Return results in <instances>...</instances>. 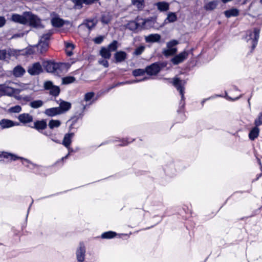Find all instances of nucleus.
I'll return each instance as SVG.
<instances>
[{
    "label": "nucleus",
    "mask_w": 262,
    "mask_h": 262,
    "mask_svg": "<svg viewBox=\"0 0 262 262\" xmlns=\"http://www.w3.org/2000/svg\"><path fill=\"white\" fill-rule=\"evenodd\" d=\"M23 36H24V34L23 33L15 34L10 38V39H15V38H20V37H22Z\"/></svg>",
    "instance_id": "nucleus-53"
},
{
    "label": "nucleus",
    "mask_w": 262,
    "mask_h": 262,
    "mask_svg": "<svg viewBox=\"0 0 262 262\" xmlns=\"http://www.w3.org/2000/svg\"><path fill=\"white\" fill-rule=\"evenodd\" d=\"M260 2L262 4V0H260Z\"/></svg>",
    "instance_id": "nucleus-64"
},
{
    "label": "nucleus",
    "mask_w": 262,
    "mask_h": 262,
    "mask_svg": "<svg viewBox=\"0 0 262 262\" xmlns=\"http://www.w3.org/2000/svg\"><path fill=\"white\" fill-rule=\"evenodd\" d=\"M116 62H120L124 60L127 57L126 53L124 51H118L114 55Z\"/></svg>",
    "instance_id": "nucleus-25"
},
{
    "label": "nucleus",
    "mask_w": 262,
    "mask_h": 262,
    "mask_svg": "<svg viewBox=\"0 0 262 262\" xmlns=\"http://www.w3.org/2000/svg\"><path fill=\"white\" fill-rule=\"evenodd\" d=\"M103 40V37L102 36H98L97 37H96L94 41L96 43L100 44L101 43Z\"/></svg>",
    "instance_id": "nucleus-49"
},
{
    "label": "nucleus",
    "mask_w": 262,
    "mask_h": 262,
    "mask_svg": "<svg viewBox=\"0 0 262 262\" xmlns=\"http://www.w3.org/2000/svg\"><path fill=\"white\" fill-rule=\"evenodd\" d=\"M65 46H66V48L67 50H70V49L73 50L74 47L73 44H72V43H70V42H66Z\"/></svg>",
    "instance_id": "nucleus-52"
},
{
    "label": "nucleus",
    "mask_w": 262,
    "mask_h": 262,
    "mask_svg": "<svg viewBox=\"0 0 262 262\" xmlns=\"http://www.w3.org/2000/svg\"><path fill=\"white\" fill-rule=\"evenodd\" d=\"M117 44L118 42L116 40H114L112 43H111L106 48L109 51L111 52H114L116 51L117 49Z\"/></svg>",
    "instance_id": "nucleus-40"
},
{
    "label": "nucleus",
    "mask_w": 262,
    "mask_h": 262,
    "mask_svg": "<svg viewBox=\"0 0 262 262\" xmlns=\"http://www.w3.org/2000/svg\"><path fill=\"white\" fill-rule=\"evenodd\" d=\"M85 248L83 243H80L76 251L77 259L79 262H83L85 259Z\"/></svg>",
    "instance_id": "nucleus-7"
},
{
    "label": "nucleus",
    "mask_w": 262,
    "mask_h": 262,
    "mask_svg": "<svg viewBox=\"0 0 262 262\" xmlns=\"http://www.w3.org/2000/svg\"><path fill=\"white\" fill-rule=\"evenodd\" d=\"M161 39V36L158 34H151L145 37L146 42H159Z\"/></svg>",
    "instance_id": "nucleus-21"
},
{
    "label": "nucleus",
    "mask_w": 262,
    "mask_h": 262,
    "mask_svg": "<svg viewBox=\"0 0 262 262\" xmlns=\"http://www.w3.org/2000/svg\"><path fill=\"white\" fill-rule=\"evenodd\" d=\"M138 21H140L141 28L144 29H149L152 27L155 24V20L152 18L148 19H138Z\"/></svg>",
    "instance_id": "nucleus-15"
},
{
    "label": "nucleus",
    "mask_w": 262,
    "mask_h": 262,
    "mask_svg": "<svg viewBox=\"0 0 262 262\" xmlns=\"http://www.w3.org/2000/svg\"><path fill=\"white\" fill-rule=\"evenodd\" d=\"M75 80V77L72 76H68L62 78V82L63 84H67L73 83Z\"/></svg>",
    "instance_id": "nucleus-41"
},
{
    "label": "nucleus",
    "mask_w": 262,
    "mask_h": 262,
    "mask_svg": "<svg viewBox=\"0 0 262 262\" xmlns=\"http://www.w3.org/2000/svg\"><path fill=\"white\" fill-rule=\"evenodd\" d=\"M3 89H4V84H0V95H3Z\"/></svg>",
    "instance_id": "nucleus-57"
},
{
    "label": "nucleus",
    "mask_w": 262,
    "mask_h": 262,
    "mask_svg": "<svg viewBox=\"0 0 262 262\" xmlns=\"http://www.w3.org/2000/svg\"><path fill=\"white\" fill-rule=\"evenodd\" d=\"M85 4L86 5H90L94 3L95 2L98 1L97 0H84Z\"/></svg>",
    "instance_id": "nucleus-56"
},
{
    "label": "nucleus",
    "mask_w": 262,
    "mask_h": 262,
    "mask_svg": "<svg viewBox=\"0 0 262 262\" xmlns=\"http://www.w3.org/2000/svg\"><path fill=\"white\" fill-rule=\"evenodd\" d=\"M259 129L258 128V126H255L253 127L249 134V137L250 139L251 140H254L256 139L259 135Z\"/></svg>",
    "instance_id": "nucleus-28"
},
{
    "label": "nucleus",
    "mask_w": 262,
    "mask_h": 262,
    "mask_svg": "<svg viewBox=\"0 0 262 262\" xmlns=\"http://www.w3.org/2000/svg\"><path fill=\"white\" fill-rule=\"evenodd\" d=\"M101 21L105 24H107L110 21V20L108 18H107L105 16H103L101 18Z\"/></svg>",
    "instance_id": "nucleus-55"
},
{
    "label": "nucleus",
    "mask_w": 262,
    "mask_h": 262,
    "mask_svg": "<svg viewBox=\"0 0 262 262\" xmlns=\"http://www.w3.org/2000/svg\"><path fill=\"white\" fill-rule=\"evenodd\" d=\"M145 49V46H141L135 49L133 54L136 56L140 55L144 51Z\"/></svg>",
    "instance_id": "nucleus-43"
},
{
    "label": "nucleus",
    "mask_w": 262,
    "mask_h": 262,
    "mask_svg": "<svg viewBox=\"0 0 262 262\" xmlns=\"http://www.w3.org/2000/svg\"><path fill=\"white\" fill-rule=\"evenodd\" d=\"M59 67V64L55 62H48L46 65V69L48 72H57L58 68Z\"/></svg>",
    "instance_id": "nucleus-23"
},
{
    "label": "nucleus",
    "mask_w": 262,
    "mask_h": 262,
    "mask_svg": "<svg viewBox=\"0 0 262 262\" xmlns=\"http://www.w3.org/2000/svg\"><path fill=\"white\" fill-rule=\"evenodd\" d=\"M179 42L178 40L173 39L168 42L166 44L167 47H174L178 44Z\"/></svg>",
    "instance_id": "nucleus-46"
},
{
    "label": "nucleus",
    "mask_w": 262,
    "mask_h": 262,
    "mask_svg": "<svg viewBox=\"0 0 262 262\" xmlns=\"http://www.w3.org/2000/svg\"><path fill=\"white\" fill-rule=\"evenodd\" d=\"M261 176H262V172H261L260 174H259L258 175H257V178H256V179H255V180L256 181V180H258V179H259V178L260 177H261Z\"/></svg>",
    "instance_id": "nucleus-61"
},
{
    "label": "nucleus",
    "mask_w": 262,
    "mask_h": 262,
    "mask_svg": "<svg viewBox=\"0 0 262 262\" xmlns=\"http://www.w3.org/2000/svg\"><path fill=\"white\" fill-rule=\"evenodd\" d=\"M44 87L46 90H49L50 95L54 96H57L60 93L59 86L55 85L51 81H46L44 83Z\"/></svg>",
    "instance_id": "nucleus-4"
},
{
    "label": "nucleus",
    "mask_w": 262,
    "mask_h": 262,
    "mask_svg": "<svg viewBox=\"0 0 262 262\" xmlns=\"http://www.w3.org/2000/svg\"><path fill=\"white\" fill-rule=\"evenodd\" d=\"M138 19L137 18V22L134 21L129 22L127 25V28L131 30H134L139 27H141L140 21H139Z\"/></svg>",
    "instance_id": "nucleus-35"
},
{
    "label": "nucleus",
    "mask_w": 262,
    "mask_h": 262,
    "mask_svg": "<svg viewBox=\"0 0 262 262\" xmlns=\"http://www.w3.org/2000/svg\"><path fill=\"white\" fill-rule=\"evenodd\" d=\"M44 113L49 117H54L60 115V112H59V109H58V107L47 108L45 111Z\"/></svg>",
    "instance_id": "nucleus-17"
},
{
    "label": "nucleus",
    "mask_w": 262,
    "mask_h": 262,
    "mask_svg": "<svg viewBox=\"0 0 262 262\" xmlns=\"http://www.w3.org/2000/svg\"><path fill=\"white\" fill-rule=\"evenodd\" d=\"M177 20V16L176 13L173 12H169L167 14V18L164 20V23L167 24V23H173Z\"/></svg>",
    "instance_id": "nucleus-30"
},
{
    "label": "nucleus",
    "mask_w": 262,
    "mask_h": 262,
    "mask_svg": "<svg viewBox=\"0 0 262 262\" xmlns=\"http://www.w3.org/2000/svg\"><path fill=\"white\" fill-rule=\"evenodd\" d=\"M10 19L13 22L25 25L28 23V18L18 14H13Z\"/></svg>",
    "instance_id": "nucleus-13"
},
{
    "label": "nucleus",
    "mask_w": 262,
    "mask_h": 262,
    "mask_svg": "<svg viewBox=\"0 0 262 262\" xmlns=\"http://www.w3.org/2000/svg\"><path fill=\"white\" fill-rule=\"evenodd\" d=\"M177 52V49L174 47H167V49H163V54L167 57L175 54Z\"/></svg>",
    "instance_id": "nucleus-26"
},
{
    "label": "nucleus",
    "mask_w": 262,
    "mask_h": 262,
    "mask_svg": "<svg viewBox=\"0 0 262 262\" xmlns=\"http://www.w3.org/2000/svg\"><path fill=\"white\" fill-rule=\"evenodd\" d=\"M145 71L144 70L138 69H136L133 71V75L135 76H139L141 75H143L145 73Z\"/></svg>",
    "instance_id": "nucleus-44"
},
{
    "label": "nucleus",
    "mask_w": 262,
    "mask_h": 262,
    "mask_svg": "<svg viewBox=\"0 0 262 262\" xmlns=\"http://www.w3.org/2000/svg\"><path fill=\"white\" fill-rule=\"evenodd\" d=\"M18 120L21 123L26 124L32 122L33 120V117L28 113H23L18 116Z\"/></svg>",
    "instance_id": "nucleus-12"
},
{
    "label": "nucleus",
    "mask_w": 262,
    "mask_h": 262,
    "mask_svg": "<svg viewBox=\"0 0 262 262\" xmlns=\"http://www.w3.org/2000/svg\"><path fill=\"white\" fill-rule=\"evenodd\" d=\"M21 99L25 101L28 102L32 100V98L31 96H21Z\"/></svg>",
    "instance_id": "nucleus-54"
},
{
    "label": "nucleus",
    "mask_w": 262,
    "mask_h": 262,
    "mask_svg": "<svg viewBox=\"0 0 262 262\" xmlns=\"http://www.w3.org/2000/svg\"><path fill=\"white\" fill-rule=\"evenodd\" d=\"M254 124L256 126L262 124V112L259 114L258 118L255 120Z\"/></svg>",
    "instance_id": "nucleus-45"
},
{
    "label": "nucleus",
    "mask_w": 262,
    "mask_h": 262,
    "mask_svg": "<svg viewBox=\"0 0 262 262\" xmlns=\"http://www.w3.org/2000/svg\"><path fill=\"white\" fill-rule=\"evenodd\" d=\"M100 64L103 65L104 67L107 68L108 67V62L106 60L102 59L99 61Z\"/></svg>",
    "instance_id": "nucleus-51"
},
{
    "label": "nucleus",
    "mask_w": 262,
    "mask_h": 262,
    "mask_svg": "<svg viewBox=\"0 0 262 262\" xmlns=\"http://www.w3.org/2000/svg\"><path fill=\"white\" fill-rule=\"evenodd\" d=\"M74 2L77 8H81L83 4H85L84 0H74Z\"/></svg>",
    "instance_id": "nucleus-48"
},
{
    "label": "nucleus",
    "mask_w": 262,
    "mask_h": 262,
    "mask_svg": "<svg viewBox=\"0 0 262 262\" xmlns=\"http://www.w3.org/2000/svg\"><path fill=\"white\" fill-rule=\"evenodd\" d=\"M51 34L50 32L43 34L40 38L38 44L31 47V48L28 50V53L29 54L36 53L43 54L45 53L48 49V40Z\"/></svg>",
    "instance_id": "nucleus-1"
},
{
    "label": "nucleus",
    "mask_w": 262,
    "mask_h": 262,
    "mask_svg": "<svg viewBox=\"0 0 262 262\" xmlns=\"http://www.w3.org/2000/svg\"><path fill=\"white\" fill-rule=\"evenodd\" d=\"M117 235L116 233L113 231H108L104 232L101 234L102 238H112Z\"/></svg>",
    "instance_id": "nucleus-39"
},
{
    "label": "nucleus",
    "mask_w": 262,
    "mask_h": 262,
    "mask_svg": "<svg viewBox=\"0 0 262 262\" xmlns=\"http://www.w3.org/2000/svg\"><path fill=\"white\" fill-rule=\"evenodd\" d=\"M51 23L54 27L59 28L63 25L64 21L63 19L56 16L52 18Z\"/></svg>",
    "instance_id": "nucleus-27"
},
{
    "label": "nucleus",
    "mask_w": 262,
    "mask_h": 262,
    "mask_svg": "<svg viewBox=\"0 0 262 262\" xmlns=\"http://www.w3.org/2000/svg\"><path fill=\"white\" fill-rule=\"evenodd\" d=\"M217 4V1H211L206 4L204 7L206 10H212L216 7Z\"/></svg>",
    "instance_id": "nucleus-37"
},
{
    "label": "nucleus",
    "mask_w": 262,
    "mask_h": 262,
    "mask_svg": "<svg viewBox=\"0 0 262 262\" xmlns=\"http://www.w3.org/2000/svg\"><path fill=\"white\" fill-rule=\"evenodd\" d=\"M42 72V68L38 62L33 63L29 66L28 72L31 75H37Z\"/></svg>",
    "instance_id": "nucleus-5"
},
{
    "label": "nucleus",
    "mask_w": 262,
    "mask_h": 262,
    "mask_svg": "<svg viewBox=\"0 0 262 262\" xmlns=\"http://www.w3.org/2000/svg\"><path fill=\"white\" fill-rule=\"evenodd\" d=\"M124 142H125V141H123V144H122L121 145H127V144L128 143V142H126V143H124Z\"/></svg>",
    "instance_id": "nucleus-63"
},
{
    "label": "nucleus",
    "mask_w": 262,
    "mask_h": 262,
    "mask_svg": "<svg viewBox=\"0 0 262 262\" xmlns=\"http://www.w3.org/2000/svg\"><path fill=\"white\" fill-rule=\"evenodd\" d=\"M43 105V102L41 100H37L31 101L29 106L33 108L41 107Z\"/></svg>",
    "instance_id": "nucleus-34"
},
{
    "label": "nucleus",
    "mask_w": 262,
    "mask_h": 262,
    "mask_svg": "<svg viewBox=\"0 0 262 262\" xmlns=\"http://www.w3.org/2000/svg\"><path fill=\"white\" fill-rule=\"evenodd\" d=\"M71 106V103L63 100L61 101L58 107V109H59V112H60V114H63L70 110Z\"/></svg>",
    "instance_id": "nucleus-16"
},
{
    "label": "nucleus",
    "mask_w": 262,
    "mask_h": 262,
    "mask_svg": "<svg viewBox=\"0 0 262 262\" xmlns=\"http://www.w3.org/2000/svg\"><path fill=\"white\" fill-rule=\"evenodd\" d=\"M0 125L3 128H9L14 126V123L12 120L2 119L0 121Z\"/></svg>",
    "instance_id": "nucleus-29"
},
{
    "label": "nucleus",
    "mask_w": 262,
    "mask_h": 262,
    "mask_svg": "<svg viewBox=\"0 0 262 262\" xmlns=\"http://www.w3.org/2000/svg\"><path fill=\"white\" fill-rule=\"evenodd\" d=\"M173 85L176 88L177 90L179 92L181 95L182 99H184V82L181 80L179 78H176L173 79L172 82Z\"/></svg>",
    "instance_id": "nucleus-9"
},
{
    "label": "nucleus",
    "mask_w": 262,
    "mask_h": 262,
    "mask_svg": "<svg viewBox=\"0 0 262 262\" xmlns=\"http://www.w3.org/2000/svg\"><path fill=\"white\" fill-rule=\"evenodd\" d=\"M21 107L20 105H17L12 107H11L9 109V112L13 113H18L21 111Z\"/></svg>",
    "instance_id": "nucleus-42"
},
{
    "label": "nucleus",
    "mask_w": 262,
    "mask_h": 262,
    "mask_svg": "<svg viewBox=\"0 0 262 262\" xmlns=\"http://www.w3.org/2000/svg\"><path fill=\"white\" fill-rule=\"evenodd\" d=\"M188 56V52L184 51L178 55L175 56L171 60V61L175 65L178 64L183 62L187 58Z\"/></svg>",
    "instance_id": "nucleus-6"
},
{
    "label": "nucleus",
    "mask_w": 262,
    "mask_h": 262,
    "mask_svg": "<svg viewBox=\"0 0 262 262\" xmlns=\"http://www.w3.org/2000/svg\"><path fill=\"white\" fill-rule=\"evenodd\" d=\"M47 126V124L46 121L45 120H42L35 121L34 123V126L33 128L40 132V130L46 129Z\"/></svg>",
    "instance_id": "nucleus-18"
},
{
    "label": "nucleus",
    "mask_w": 262,
    "mask_h": 262,
    "mask_svg": "<svg viewBox=\"0 0 262 262\" xmlns=\"http://www.w3.org/2000/svg\"><path fill=\"white\" fill-rule=\"evenodd\" d=\"M73 136H74V133L66 134L64 135V138H63V140L62 141V144L64 146H66L67 148H68L69 149V150H70L69 146L71 143V140H72V139L73 137Z\"/></svg>",
    "instance_id": "nucleus-22"
},
{
    "label": "nucleus",
    "mask_w": 262,
    "mask_h": 262,
    "mask_svg": "<svg viewBox=\"0 0 262 262\" xmlns=\"http://www.w3.org/2000/svg\"><path fill=\"white\" fill-rule=\"evenodd\" d=\"M28 22H29L30 26L35 28L41 26V20L34 15H28Z\"/></svg>",
    "instance_id": "nucleus-11"
},
{
    "label": "nucleus",
    "mask_w": 262,
    "mask_h": 262,
    "mask_svg": "<svg viewBox=\"0 0 262 262\" xmlns=\"http://www.w3.org/2000/svg\"><path fill=\"white\" fill-rule=\"evenodd\" d=\"M94 95L95 94L93 92H89L86 93L84 95L83 101H81V103L78 104V107H79V108L81 109L82 111H84L86 108L87 104H83V101H84L86 102H90L94 97Z\"/></svg>",
    "instance_id": "nucleus-14"
},
{
    "label": "nucleus",
    "mask_w": 262,
    "mask_h": 262,
    "mask_svg": "<svg viewBox=\"0 0 262 262\" xmlns=\"http://www.w3.org/2000/svg\"><path fill=\"white\" fill-rule=\"evenodd\" d=\"M71 49L70 50H67V53L68 56H71L72 55V52Z\"/></svg>",
    "instance_id": "nucleus-59"
},
{
    "label": "nucleus",
    "mask_w": 262,
    "mask_h": 262,
    "mask_svg": "<svg viewBox=\"0 0 262 262\" xmlns=\"http://www.w3.org/2000/svg\"><path fill=\"white\" fill-rule=\"evenodd\" d=\"M60 125L61 122L58 120L52 119L48 123L49 127L51 129H53L55 128H58L60 126Z\"/></svg>",
    "instance_id": "nucleus-33"
},
{
    "label": "nucleus",
    "mask_w": 262,
    "mask_h": 262,
    "mask_svg": "<svg viewBox=\"0 0 262 262\" xmlns=\"http://www.w3.org/2000/svg\"><path fill=\"white\" fill-rule=\"evenodd\" d=\"M25 73V70L21 66H17L13 70V74L15 77H21Z\"/></svg>",
    "instance_id": "nucleus-20"
},
{
    "label": "nucleus",
    "mask_w": 262,
    "mask_h": 262,
    "mask_svg": "<svg viewBox=\"0 0 262 262\" xmlns=\"http://www.w3.org/2000/svg\"><path fill=\"white\" fill-rule=\"evenodd\" d=\"M224 13L225 16L229 18L231 16H237L239 14V11L236 9H231L225 11Z\"/></svg>",
    "instance_id": "nucleus-32"
},
{
    "label": "nucleus",
    "mask_w": 262,
    "mask_h": 262,
    "mask_svg": "<svg viewBox=\"0 0 262 262\" xmlns=\"http://www.w3.org/2000/svg\"><path fill=\"white\" fill-rule=\"evenodd\" d=\"M257 161H258L259 165H260V168L261 172H262V165H261V161H260V159L258 158H257Z\"/></svg>",
    "instance_id": "nucleus-60"
},
{
    "label": "nucleus",
    "mask_w": 262,
    "mask_h": 262,
    "mask_svg": "<svg viewBox=\"0 0 262 262\" xmlns=\"http://www.w3.org/2000/svg\"><path fill=\"white\" fill-rule=\"evenodd\" d=\"M157 9L161 12L166 11L169 10V5L165 2H160L155 4Z\"/></svg>",
    "instance_id": "nucleus-24"
},
{
    "label": "nucleus",
    "mask_w": 262,
    "mask_h": 262,
    "mask_svg": "<svg viewBox=\"0 0 262 262\" xmlns=\"http://www.w3.org/2000/svg\"><path fill=\"white\" fill-rule=\"evenodd\" d=\"M69 153L66 156L62 158V160L64 159H67L68 158V157L69 156Z\"/></svg>",
    "instance_id": "nucleus-62"
},
{
    "label": "nucleus",
    "mask_w": 262,
    "mask_h": 262,
    "mask_svg": "<svg viewBox=\"0 0 262 262\" xmlns=\"http://www.w3.org/2000/svg\"><path fill=\"white\" fill-rule=\"evenodd\" d=\"M145 79H146V78L145 77L143 79H138V80H135V81H125V82H118L116 84H114L113 85H112L109 89H113L114 88H115V87L121 85L125 84H130V83H132L133 82H137L141 81L144 80Z\"/></svg>",
    "instance_id": "nucleus-38"
},
{
    "label": "nucleus",
    "mask_w": 262,
    "mask_h": 262,
    "mask_svg": "<svg viewBox=\"0 0 262 262\" xmlns=\"http://www.w3.org/2000/svg\"><path fill=\"white\" fill-rule=\"evenodd\" d=\"M96 25V20L95 19L87 20L84 24L81 25L79 27L82 28L86 27L89 30V33L90 31L95 27Z\"/></svg>",
    "instance_id": "nucleus-19"
},
{
    "label": "nucleus",
    "mask_w": 262,
    "mask_h": 262,
    "mask_svg": "<svg viewBox=\"0 0 262 262\" xmlns=\"http://www.w3.org/2000/svg\"><path fill=\"white\" fill-rule=\"evenodd\" d=\"M260 30L258 28H254L253 32L251 31H248L247 35V40H251L252 43V48L253 50L256 46L259 37Z\"/></svg>",
    "instance_id": "nucleus-3"
},
{
    "label": "nucleus",
    "mask_w": 262,
    "mask_h": 262,
    "mask_svg": "<svg viewBox=\"0 0 262 262\" xmlns=\"http://www.w3.org/2000/svg\"><path fill=\"white\" fill-rule=\"evenodd\" d=\"M21 91V89H14L7 85L6 83L4 84V89L3 95H7L12 96L14 94H18Z\"/></svg>",
    "instance_id": "nucleus-8"
},
{
    "label": "nucleus",
    "mask_w": 262,
    "mask_h": 262,
    "mask_svg": "<svg viewBox=\"0 0 262 262\" xmlns=\"http://www.w3.org/2000/svg\"><path fill=\"white\" fill-rule=\"evenodd\" d=\"M0 157H3L7 159L9 161H15L17 159H20L22 161L23 165L27 167H29V164H31V162L27 159L22 157H18L15 155L7 152H0Z\"/></svg>",
    "instance_id": "nucleus-2"
},
{
    "label": "nucleus",
    "mask_w": 262,
    "mask_h": 262,
    "mask_svg": "<svg viewBox=\"0 0 262 262\" xmlns=\"http://www.w3.org/2000/svg\"><path fill=\"white\" fill-rule=\"evenodd\" d=\"M7 51L6 50H0V60H4L7 57Z\"/></svg>",
    "instance_id": "nucleus-47"
},
{
    "label": "nucleus",
    "mask_w": 262,
    "mask_h": 262,
    "mask_svg": "<svg viewBox=\"0 0 262 262\" xmlns=\"http://www.w3.org/2000/svg\"><path fill=\"white\" fill-rule=\"evenodd\" d=\"M132 3L139 10L143 9L144 7V0H132Z\"/></svg>",
    "instance_id": "nucleus-36"
},
{
    "label": "nucleus",
    "mask_w": 262,
    "mask_h": 262,
    "mask_svg": "<svg viewBox=\"0 0 262 262\" xmlns=\"http://www.w3.org/2000/svg\"><path fill=\"white\" fill-rule=\"evenodd\" d=\"M160 70L159 64L158 63H154L146 68V72L148 75H155L158 74Z\"/></svg>",
    "instance_id": "nucleus-10"
},
{
    "label": "nucleus",
    "mask_w": 262,
    "mask_h": 262,
    "mask_svg": "<svg viewBox=\"0 0 262 262\" xmlns=\"http://www.w3.org/2000/svg\"><path fill=\"white\" fill-rule=\"evenodd\" d=\"M6 23V20L4 16H0V28L4 27Z\"/></svg>",
    "instance_id": "nucleus-50"
},
{
    "label": "nucleus",
    "mask_w": 262,
    "mask_h": 262,
    "mask_svg": "<svg viewBox=\"0 0 262 262\" xmlns=\"http://www.w3.org/2000/svg\"><path fill=\"white\" fill-rule=\"evenodd\" d=\"M241 96H242V95H239V97H236V98H234V99H232V98H230V97L227 96V98L228 99H229V100H237L238 99H239V98H241Z\"/></svg>",
    "instance_id": "nucleus-58"
},
{
    "label": "nucleus",
    "mask_w": 262,
    "mask_h": 262,
    "mask_svg": "<svg viewBox=\"0 0 262 262\" xmlns=\"http://www.w3.org/2000/svg\"><path fill=\"white\" fill-rule=\"evenodd\" d=\"M111 52L105 47H103L100 51V54L105 59H110L111 56Z\"/></svg>",
    "instance_id": "nucleus-31"
}]
</instances>
